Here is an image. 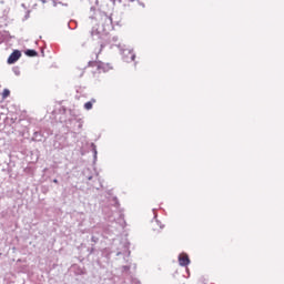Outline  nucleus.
<instances>
[{
    "label": "nucleus",
    "mask_w": 284,
    "mask_h": 284,
    "mask_svg": "<svg viewBox=\"0 0 284 284\" xmlns=\"http://www.w3.org/2000/svg\"><path fill=\"white\" fill-rule=\"evenodd\" d=\"M88 68H93V70H97V72H99V74L110 72V70H114L112 64L104 63L102 61H90L88 63Z\"/></svg>",
    "instance_id": "obj_1"
},
{
    "label": "nucleus",
    "mask_w": 284,
    "mask_h": 284,
    "mask_svg": "<svg viewBox=\"0 0 284 284\" xmlns=\"http://www.w3.org/2000/svg\"><path fill=\"white\" fill-rule=\"evenodd\" d=\"M21 59V51L14 50L8 58L9 65H12V63H17Z\"/></svg>",
    "instance_id": "obj_2"
},
{
    "label": "nucleus",
    "mask_w": 284,
    "mask_h": 284,
    "mask_svg": "<svg viewBox=\"0 0 284 284\" xmlns=\"http://www.w3.org/2000/svg\"><path fill=\"white\" fill-rule=\"evenodd\" d=\"M179 263L182 267H186V265H190V256H187L185 253L180 254Z\"/></svg>",
    "instance_id": "obj_3"
},
{
    "label": "nucleus",
    "mask_w": 284,
    "mask_h": 284,
    "mask_svg": "<svg viewBox=\"0 0 284 284\" xmlns=\"http://www.w3.org/2000/svg\"><path fill=\"white\" fill-rule=\"evenodd\" d=\"M94 103H97V100L95 99H91V101L84 103V108L87 110H92V105H94Z\"/></svg>",
    "instance_id": "obj_4"
},
{
    "label": "nucleus",
    "mask_w": 284,
    "mask_h": 284,
    "mask_svg": "<svg viewBox=\"0 0 284 284\" xmlns=\"http://www.w3.org/2000/svg\"><path fill=\"white\" fill-rule=\"evenodd\" d=\"M26 54H27V57H37L38 53H37L36 50H30L29 49V50L26 51Z\"/></svg>",
    "instance_id": "obj_5"
},
{
    "label": "nucleus",
    "mask_w": 284,
    "mask_h": 284,
    "mask_svg": "<svg viewBox=\"0 0 284 284\" xmlns=\"http://www.w3.org/2000/svg\"><path fill=\"white\" fill-rule=\"evenodd\" d=\"M8 97H10V90L4 89L2 92V98L8 99Z\"/></svg>",
    "instance_id": "obj_6"
},
{
    "label": "nucleus",
    "mask_w": 284,
    "mask_h": 284,
    "mask_svg": "<svg viewBox=\"0 0 284 284\" xmlns=\"http://www.w3.org/2000/svg\"><path fill=\"white\" fill-rule=\"evenodd\" d=\"M103 52V44L100 45V49L97 53V59H99L100 53Z\"/></svg>",
    "instance_id": "obj_7"
},
{
    "label": "nucleus",
    "mask_w": 284,
    "mask_h": 284,
    "mask_svg": "<svg viewBox=\"0 0 284 284\" xmlns=\"http://www.w3.org/2000/svg\"><path fill=\"white\" fill-rule=\"evenodd\" d=\"M53 183H59V180H57V179H55V180H53Z\"/></svg>",
    "instance_id": "obj_8"
},
{
    "label": "nucleus",
    "mask_w": 284,
    "mask_h": 284,
    "mask_svg": "<svg viewBox=\"0 0 284 284\" xmlns=\"http://www.w3.org/2000/svg\"><path fill=\"white\" fill-rule=\"evenodd\" d=\"M91 37H94V31H91Z\"/></svg>",
    "instance_id": "obj_9"
},
{
    "label": "nucleus",
    "mask_w": 284,
    "mask_h": 284,
    "mask_svg": "<svg viewBox=\"0 0 284 284\" xmlns=\"http://www.w3.org/2000/svg\"><path fill=\"white\" fill-rule=\"evenodd\" d=\"M134 59H135V55H132V61H134Z\"/></svg>",
    "instance_id": "obj_10"
}]
</instances>
